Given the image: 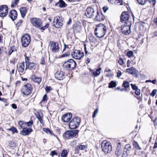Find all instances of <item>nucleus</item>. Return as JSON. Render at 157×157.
<instances>
[{
  "mask_svg": "<svg viewBox=\"0 0 157 157\" xmlns=\"http://www.w3.org/2000/svg\"><path fill=\"white\" fill-rule=\"evenodd\" d=\"M106 30V27L104 24H100L95 29V34L98 37H102L105 34Z\"/></svg>",
  "mask_w": 157,
  "mask_h": 157,
  "instance_id": "obj_1",
  "label": "nucleus"
},
{
  "mask_svg": "<svg viewBox=\"0 0 157 157\" xmlns=\"http://www.w3.org/2000/svg\"><path fill=\"white\" fill-rule=\"evenodd\" d=\"M76 65V63L73 59H71L65 62L63 64V67L65 70H71L74 69Z\"/></svg>",
  "mask_w": 157,
  "mask_h": 157,
  "instance_id": "obj_2",
  "label": "nucleus"
},
{
  "mask_svg": "<svg viewBox=\"0 0 157 157\" xmlns=\"http://www.w3.org/2000/svg\"><path fill=\"white\" fill-rule=\"evenodd\" d=\"M101 148L105 154H107L112 151V147L111 143L106 140H104L101 143Z\"/></svg>",
  "mask_w": 157,
  "mask_h": 157,
  "instance_id": "obj_3",
  "label": "nucleus"
},
{
  "mask_svg": "<svg viewBox=\"0 0 157 157\" xmlns=\"http://www.w3.org/2000/svg\"><path fill=\"white\" fill-rule=\"evenodd\" d=\"M132 24L131 22L128 21L126 23H124L123 25H122L121 27V31L122 33L125 35L129 34L131 31L130 29Z\"/></svg>",
  "mask_w": 157,
  "mask_h": 157,
  "instance_id": "obj_4",
  "label": "nucleus"
},
{
  "mask_svg": "<svg viewBox=\"0 0 157 157\" xmlns=\"http://www.w3.org/2000/svg\"><path fill=\"white\" fill-rule=\"evenodd\" d=\"M80 122V119L78 117H75L73 118L69 123V127L71 129L76 128L79 125Z\"/></svg>",
  "mask_w": 157,
  "mask_h": 157,
  "instance_id": "obj_5",
  "label": "nucleus"
},
{
  "mask_svg": "<svg viewBox=\"0 0 157 157\" xmlns=\"http://www.w3.org/2000/svg\"><path fill=\"white\" fill-rule=\"evenodd\" d=\"M30 37L28 34H25L22 36L21 38V43L22 46L26 47L29 44L30 42Z\"/></svg>",
  "mask_w": 157,
  "mask_h": 157,
  "instance_id": "obj_6",
  "label": "nucleus"
},
{
  "mask_svg": "<svg viewBox=\"0 0 157 157\" xmlns=\"http://www.w3.org/2000/svg\"><path fill=\"white\" fill-rule=\"evenodd\" d=\"M32 86L30 84L28 83L23 86L21 92L24 95H28L32 93Z\"/></svg>",
  "mask_w": 157,
  "mask_h": 157,
  "instance_id": "obj_7",
  "label": "nucleus"
},
{
  "mask_svg": "<svg viewBox=\"0 0 157 157\" xmlns=\"http://www.w3.org/2000/svg\"><path fill=\"white\" fill-rule=\"evenodd\" d=\"M71 56L73 58L76 59H80L83 57L84 53L80 50H75L71 53Z\"/></svg>",
  "mask_w": 157,
  "mask_h": 157,
  "instance_id": "obj_8",
  "label": "nucleus"
},
{
  "mask_svg": "<svg viewBox=\"0 0 157 157\" xmlns=\"http://www.w3.org/2000/svg\"><path fill=\"white\" fill-rule=\"evenodd\" d=\"M131 18L130 17L128 13L127 12H123L121 17V21L124 23H126L128 21L131 22Z\"/></svg>",
  "mask_w": 157,
  "mask_h": 157,
  "instance_id": "obj_9",
  "label": "nucleus"
},
{
  "mask_svg": "<svg viewBox=\"0 0 157 157\" xmlns=\"http://www.w3.org/2000/svg\"><path fill=\"white\" fill-rule=\"evenodd\" d=\"M63 20L61 17L57 16L56 17L53 21V25L56 28H60L63 25Z\"/></svg>",
  "mask_w": 157,
  "mask_h": 157,
  "instance_id": "obj_10",
  "label": "nucleus"
},
{
  "mask_svg": "<svg viewBox=\"0 0 157 157\" xmlns=\"http://www.w3.org/2000/svg\"><path fill=\"white\" fill-rule=\"evenodd\" d=\"M49 46L51 50L53 52L56 53L59 51V47L58 43L52 42L50 43Z\"/></svg>",
  "mask_w": 157,
  "mask_h": 157,
  "instance_id": "obj_11",
  "label": "nucleus"
},
{
  "mask_svg": "<svg viewBox=\"0 0 157 157\" xmlns=\"http://www.w3.org/2000/svg\"><path fill=\"white\" fill-rule=\"evenodd\" d=\"M78 130H74L72 131H67L65 132L63 136L65 137H75L78 133Z\"/></svg>",
  "mask_w": 157,
  "mask_h": 157,
  "instance_id": "obj_12",
  "label": "nucleus"
},
{
  "mask_svg": "<svg viewBox=\"0 0 157 157\" xmlns=\"http://www.w3.org/2000/svg\"><path fill=\"white\" fill-rule=\"evenodd\" d=\"M31 24L34 26L38 28L40 27L42 24L40 20L36 18H33L31 20Z\"/></svg>",
  "mask_w": 157,
  "mask_h": 157,
  "instance_id": "obj_13",
  "label": "nucleus"
},
{
  "mask_svg": "<svg viewBox=\"0 0 157 157\" xmlns=\"http://www.w3.org/2000/svg\"><path fill=\"white\" fill-rule=\"evenodd\" d=\"M95 11L94 9L90 7H88L85 12V14L88 18H91L94 17Z\"/></svg>",
  "mask_w": 157,
  "mask_h": 157,
  "instance_id": "obj_14",
  "label": "nucleus"
},
{
  "mask_svg": "<svg viewBox=\"0 0 157 157\" xmlns=\"http://www.w3.org/2000/svg\"><path fill=\"white\" fill-rule=\"evenodd\" d=\"M8 7L4 5L1 6L0 7V16L4 17L7 14Z\"/></svg>",
  "mask_w": 157,
  "mask_h": 157,
  "instance_id": "obj_15",
  "label": "nucleus"
},
{
  "mask_svg": "<svg viewBox=\"0 0 157 157\" xmlns=\"http://www.w3.org/2000/svg\"><path fill=\"white\" fill-rule=\"evenodd\" d=\"M123 142H118L117 147L115 151V154L117 156H119L122 153V148H121V146L123 144Z\"/></svg>",
  "mask_w": 157,
  "mask_h": 157,
  "instance_id": "obj_16",
  "label": "nucleus"
},
{
  "mask_svg": "<svg viewBox=\"0 0 157 157\" xmlns=\"http://www.w3.org/2000/svg\"><path fill=\"white\" fill-rule=\"evenodd\" d=\"M126 71L127 72L136 76H137L138 75V71L133 67H131L126 69Z\"/></svg>",
  "mask_w": 157,
  "mask_h": 157,
  "instance_id": "obj_17",
  "label": "nucleus"
},
{
  "mask_svg": "<svg viewBox=\"0 0 157 157\" xmlns=\"http://www.w3.org/2000/svg\"><path fill=\"white\" fill-rule=\"evenodd\" d=\"M55 77L58 80H63L64 78V73L61 71H57L55 74Z\"/></svg>",
  "mask_w": 157,
  "mask_h": 157,
  "instance_id": "obj_18",
  "label": "nucleus"
},
{
  "mask_svg": "<svg viewBox=\"0 0 157 157\" xmlns=\"http://www.w3.org/2000/svg\"><path fill=\"white\" fill-rule=\"evenodd\" d=\"M72 116V114L70 113L66 114L63 116L62 120L64 122H68L70 121Z\"/></svg>",
  "mask_w": 157,
  "mask_h": 157,
  "instance_id": "obj_19",
  "label": "nucleus"
},
{
  "mask_svg": "<svg viewBox=\"0 0 157 157\" xmlns=\"http://www.w3.org/2000/svg\"><path fill=\"white\" fill-rule=\"evenodd\" d=\"M17 15V13L15 10H12L10 12L9 17L13 21L16 19Z\"/></svg>",
  "mask_w": 157,
  "mask_h": 157,
  "instance_id": "obj_20",
  "label": "nucleus"
},
{
  "mask_svg": "<svg viewBox=\"0 0 157 157\" xmlns=\"http://www.w3.org/2000/svg\"><path fill=\"white\" fill-rule=\"evenodd\" d=\"M101 70V68H99L96 71H93L92 69H89L90 72L92 74V75L94 77H97L100 75Z\"/></svg>",
  "mask_w": 157,
  "mask_h": 157,
  "instance_id": "obj_21",
  "label": "nucleus"
},
{
  "mask_svg": "<svg viewBox=\"0 0 157 157\" xmlns=\"http://www.w3.org/2000/svg\"><path fill=\"white\" fill-rule=\"evenodd\" d=\"M31 128H25L21 131V134L24 136L28 135L32 131Z\"/></svg>",
  "mask_w": 157,
  "mask_h": 157,
  "instance_id": "obj_22",
  "label": "nucleus"
},
{
  "mask_svg": "<svg viewBox=\"0 0 157 157\" xmlns=\"http://www.w3.org/2000/svg\"><path fill=\"white\" fill-rule=\"evenodd\" d=\"M109 2L112 4L121 5H123L122 0H108Z\"/></svg>",
  "mask_w": 157,
  "mask_h": 157,
  "instance_id": "obj_23",
  "label": "nucleus"
},
{
  "mask_svg": "<svg viewBox=\"0 0 157 157\" xmlns=\"http://www.w3.org/2000/svg\"><path fill=\"white\" fill-rule=\"evenodd\" d=\"M35 65V63L32 62H26V67L25 69L27 68L30 70L33 68H34V67Z\"/></svg>",
  "mask_w": 157,
  "mask_h": 157,
  "instance_id": "obj_24",
  "label": "nucleus"
},
{
  "mask_svg": "<svg viewBox=\"0 0 157 157\" xmlns=\"http://www.w3.org/2000/svg\"><path fill=\"white\" fill-rule=\"evenodd\" d=\"M21 16L22 18L24 17L27 13V10L26 7H22L20 9Z\"/></svg>",
  "mask_w": 157,
  "mask_h": 157,
  "instance_id": "obj_25",
  "label": "nucleus"
},
{
  "mask_svg": "<svg viewBox=\"0 0 157 157\" xmlns=\"http://www.w3.org/2000/svg\"><path fill=\"white\" fill-rule=\"evenodd\" d=\"M43 130L44 132L50 135L51 136H57L56 135H55L53 132L48 128H43Z\"/></svg>",
  "mask_w": 157,
  "mask_h": 157,
  "instance_id": "obj_26",
  "label": "nucleus"
},
{
  "mask_svg": "<svg viewBox=\"0 0 157 157\" xmlns=\"http://www.w3.org/2000/svg\"><path fill=\"white\" fill-rule=\"evenodd\" d=\"M95 20L98 21H101L103 20V16L102 14L99 13L98 12L97 15H96Z\"/></svg>",
  "mask_w": 157,
  "mask_h": 157,
  "instance_id": "obj_27",
  "label": "nucleus"
},
{
  "mask_svg": "<svg viewBox=\"0 0 157 157\" xmlns=\"http://www.w3.org/2000/svg\"><path fill=\"white\" fill-rule=\"evenodd\" d=\"M25 64L24 63L20 64V66L18 68V70L19 72L23 73L24 71Z\"/></svg>",
  "mask_w": 157,
  "mask_h": 157,
  "instance_id": "obj_28",
  "label": "nucleus"
},
{
  "mask_svg": "<svg viewBox=\"0 0 157 157\" xmlns=\"http://www.w3.org/2000/svg\"><path fill=\"white\" fill-rule=\"evenodd\" d=\"M57 4L61 8H64L67 6V4L63 0H59Z\"/></svg>",
  "mask_w": 157,
  "mask_h": 157,
  "instance_id": "obj_29",
  "label": "nucleus"
},
{
  "mask_svg": "<svg viewBox=\"0 0 157 157\" xmlns=\"http://www.w3.org/2000/svg\"><path fill=\"white\" fill-rule=\"evenodd\" d=\"M133 144L136 150H141L142 149L141 147L137 142L134 141L133 142Z\"/></svg>",
  "mask_w": 157,
  "mask_h": 157,
  "instance_id": "obj_30",
  "label": "nucleus"
},
{
  "mask_svg": "<svg viewBox=\"0 0 157 157\" xmlns=\"http://www.w3.org/2000/svg\"><path fill=\"white\" fill-rule=\"evenodd\" d=\"M18 124L21 128L23 129L26 128L27 127L26 123L22 121H20L19 122Z\"/></svg>",
  "mask_w": 157,
  "mask_h": 157,
  "instance_id": "obj_31",
  "label": "nucleus"
},
{
  "mask_svg": "<svg viewBox=\"0 0 157 157\" xmlns=\"http://www.w3.org/2000/svg\"><path fill=\"white\" fill-rule=\"evenodd\" d=\"M116 83L113 81H112L109 83V88H113L116 87Z\"/></svg>",
  "mask_w": 157,
  "mask_h": 157,
  "instance_id": "obj_32",
  "label": "nucleus"
},
{
  "mask_svg": "<svg viewBox=\"0 0 157 157\" xmlns=\"http://www.w3.org/2000/svg\"><path fill=\"white\" fill-rule=\"evenodd\" d=\"M140 150H136L135 151L134 154L138 156H140L142 155L144 153V151H140Z\"/></svg>",
  "mask_w": 157,
  "mask_h": 157,
  "instance_id": "obj_33",
  "label": "nucleus"
},
{
  "mask_svg": "<svg viewBox=\"0 0 157 157\" xmlns=\"http://www.w3.org/2000/svg\"><path fill=\"white\" fill-rule=\"evenodd\" d=\"M87 147V146L86 145L80 144V145L78 146V148L79 150H84Z\"/></svg>",
  "mask_w": 157,
  "mask_h": 157,
  "instance_id": "obj_34",
  "label": "nucleus"
},
{
  "mask_svg": "<svg viewBox=\"0 0 157 157\" xmlns=\"http://www.w3.org/2000/svg\"><path fill=\"white\" fill-rule=\"evenodd\" d=\"M19 1V0H14L11 3V7H14L18 3Z\"/></svg>",
  "mask_w": 157,
  "mask_h": 157,
  "instance_id": "obj_35",
  "label": "nucleus"
},
{
  "mask_svg": "<svg viewBox=\"0 0 157 157\" xmlns=\"http://www.w3.org/2000/svg\"><path fill=\"white\" fill-rule=\"evenodd\" d=\"M8 130H9L11 131L13 133H18V131L17 129L16 128L14 127H11Z\"/></svg>",
  "mask_w": 157,
  "mask_h": 157,
  "instance_id": "obj_36",
  "label": "nucleus"
},
{
  "mask_svg": "<svg viewBox=\"0 0 157 157\" xmlns=\"http://www.w3.org/2000/svg\"><path fill=\"white\" fill-rule=\"evenodd\" d=\"M33 79L34 82L38 84L40 83L41 80V78L39 77H35Z\"/></svg>",
  "mask_w": 157,
  "mask_h": 157,
  "instance_id": "obj_37",
  "label": "nucleus"
},
{
  "mask_svg": "<svg viewBox=\"0 0 157 157\" xmlns=\"http://www.w3.org/2000/svg\"><path fill=\"white\" fill-rule=\"evenodd\" d=\"M124 149H126L127 152H128L131 150V146L129 144H127L125 145Z\"/></svg>",
  "mask_w": 157,
  "mask_h": 157,
  "instance_id": "obj_38",
  "label": "nucleus"
},
{
  "mask_svg": "<svg viewBox=\"0 0 157 157\" xmlns=\"http://www.w3.org/2000/svg\"><path fill=\"white\" fill-rule=\"evenodd\" d=\"M122 86L125 88L129 87V83L128 81H124L122 84Z\"/></svg>",
  "mask_w": 157,
  "mask_h": 157,
  "instance_id": "obj_39",
  "label": "nucleus"
},
{
  "mask_svg": "<svg viewBox=\"0 0 157 157\" xmlns=\"http://www.w3.org/2000/svg\"><path fill=\"white\" fill-rule=\"evenodd\" d=\"M67 154V151L66 150H63L61 153V156L62 157H66Z\"/></svg>",
  "mask_w": 157,
  "mask_h": 157,
  "instance_id": "obj_40",
  "label": "nucleus"
},
{
  "mask_svg": "<svg viewBox=\"0 0 157 157\" xmlns=\"http://www.w3.org/2000/svg\"><path fill=\"white\" fill-rule=\"evenodd\" d=\"M138 3L140 5H144L146 2V0H137Z\"/></svg>",
  "mask_w": 157,
  "mask_h": 157,
  "instance_id": "obj_41",
  "label": "nucleus"
},
{
  "mask_svg": "<svg viewBox=\"0 0 157 157\" xmlns=\"http://www.w3.org/2000/svg\"><path fill=\"white\" fill-rule=\"evenodd\" d=\"M52 90V88L50 86H47L45 88L46 92L47 93H49L50 91Z\"/></svg>",
  "mask_w": 157,
  "mask_h": 157,
  "instance_id": "obj_42",
  "label": "nucleus"
},
{
  "mask_svg": "<svg viewBox=\"0 0 157 157\" xmlns=\"http://www.w3.org/2000/svg\"><path fill=\"white\" fill-rule=\"evenodd\" d=\"M48 24L47 23L43 27H41V26L39 28H40V29L41 30H44L45 29H47L48 28Z\"/></svg>",
  "mask_w": 157,
  "mask_h": 157,
  "instance_id": "obj_43",
  "label": "nucleus"
},
{
  "mask_svg": "<svg viewBox=\"0 0 157 157\" xmlns=\"http://www.w3.org/2000/svg\"><path fill=\"white\" fill-rule=\"evenodd\" d=\"M133 54V52L132 51H130L127 53V56L129 57H131Z\"/></svg>",
  "mask_w": 157,
  "mask_h": 157,
  "instance_id": "obj_44",
  "label": "nucleus"
},
{
  "mask_svg": "<svg viewBox=\"0 0 157 157\" xmlns=\"http://www.w3.org/2000/svg\"><path fill=\"white\" fill-rule=\"evenodd\" d=\"M9 146L10 147H14L16 146V144L14 142L11 141L9 143Z\"/></svg>",
  "mask_w": 157,
  "mask_h": 157,
  "instance_id": "obj_45",
  "label": "nucleus"
},
{
  "mask_svg": "<svg viewBox=\"0 0 157 157\" xmlns=\"http://www.w3.org/2000/svg\"><path fill=\"white\" fill-rule=\"evenodd\" d=\"M14 49V46L12 48H11L9 50L8 52V54L9 55H10L11 53L15 50Z\"/></svg>",
  "mask_w": 157,
  "mask_h": 157,
  "instance_id": "obj_46",
  "label": "nucleus"
},
{
  "mask_svg": "<svg viewBox=\"0 0 157 157\" xmlns=\"http://www.w3.org/2000/svg\"><path fill=\"white\" fill-rule=\"evenodd\" d=\"M131 85L132 89L134 90H135L138 88V87L135 84H131Z\"/></svg>",
  "mask_w": 157,
  "mask_h": 157,
  "instance_id": "obj_47",
  "label": "nucleus"
},
{
  "mask_svg": "<svg viewBox=\"0 0 157 157\" xmlns=\"http://www.w3.org/2000/svg\"><path fill=\"white\" fill-rule=\"evenodd\" d=\"M129 153L128 152H125V151L123 153L122 155V157H128V155Z\"/></svg>",
  "mask_w": 157,
  "mask_h": 157,
  "instance_id": "obj_48",
  "label": "nucleus"
},
{
  "mask_svg": "<svg viewBox=\"0 0 157 157\" xmlns=\"http://www.w3.org/2000/svg\"><path fill=\"white\" fill-rule=\"evenodd\" d=\"M76 144V140H74L71 142L70 145L71 147H73Z\"/></svg>",
  "mask_w": 157,
  "mask_h": 157,
  "instance_id": "obj_49",
  "label": "nucleus"
},
{
  "mask_svg": "<svg viewBox=\"0 0 157 157\" xmlns=\"http://www.w3.org/2000/svg\"><path fill=\"white\" fill-rule=\"evenodd\" d=\"M135 94L137 95H139L140 94V90L138 88L137 89L135 90Z\"/></svg>",
  "mask_w": 157,
  "mask_h": 157,
  "instance_id": "obj_50",
  "label": "nucleus"
},
{
  "mask_svg": "<svg viewBox=\"0 0 157 157\" xmlns=\"http://www.w3.org/2000/svg\"><path fill=\"white\" fill-rule=\"evenodd\" d=\"M156 92H157L156 90V89L152 91V92L151 93V96L154 97L155 95L156 94Z\"/></svg>",
  "mask_w": 157,
  "mask_h": 157,
  "instance_id": "obj_51",
  "label": "nucleus"
},
{
  "mask_svg": "<svg viewBox=\"0 0 157 157\" xmlns=\"http://www.w3.org/2000/svg\"><path fill=\"white\" fill-rule=\"evenodd\" d=\"M98 109H97L94 112L93 115V117H94L96 116V114L98 113Z\"/></svg>",
  "mask_w": 157,
  "mask_h": 157,
  "instance_id": "obj_52",
  "label": "nucleus"
},
{
  "mask_svg": "<svg viewBox=\"0 0 157 157\" xmlns=\"http://www.w3.org/2000/svg\"><path fill=\"white\" fill-rule=\"evenodd\" d=\"M118 62L121 65H123L124 63L123 59L121 58H119Z\"/></svg>",
  "mask_w": 157,
  "mask_h": 157,
  "instance_id": "obj_53",
  "label": "nucleus"
},
{
  "mask_svg": "<svg viewBox=\"0 0 157 157\" xmlns=\"http://www.w3.org/2000/svg\"><path fill=\"white\" fill-rule=\"evenodd\" d=\"M33 121H31L29 122H28L27 123H26L27 126H31L33 124Z\"/></svg>",
  "mask_w": 157,
  "mask_h": 157,
  "instance_id": "obj_54",
  "label": "nucleus"
},
{
  "mask_svg": "<svg viewBox=\"0 0 157 157\" xmlns=\"http://www.w3.org/2000/svg\"><path fill=\"white\" fill-rule=\"evenodd\" d=\"M50 155L52 156H53L55 155H57V153L56 152V151H53L51 152Z\"/></svg>",
  "mask_w": 157,
  "mask_h": 157,
  "instance_id": "obj_55",
  "label": "nucleus"
},
{
  "mask_svg": "<svg viewBox=\"0 0 157 157\" xmlns=\"http://www.w3.org/2000/svg\"><path fill=\"white\" fill-rule=\"evenodd\" d=\"M148 1L150 3H152L153 5H154L155 3V0H148Z\"/></svg>",
  "mask_w": 157,
  "mask_h": 157,
  "instance_id": "obj_56",
  "label": "nucleus"
},
{
  "mask_svg": "<svg viewBox=\"0 0 157 157\" xmlns=\"http://www.w3.org/2000/svg\"><path fill=\"white\" fill-rule=\"evenodd\" d=\"M37 117L39 120L40 121V123H42L43 122V121L41 118V117L40 116H39V117Z\"/></svg>",
  "mask_w": 157,
  "mask_h": 157,
  "instance_id": "obj_57",
  "label": "nucleus"
},
{
  "mask_svg": "<svg viewBox=\"0 0 157 157\" xmlns=\"http://www.w3.org/2000/svg\"><path fill=\"white\" fill-rule=\"evenodd\" d=\"M40 63L42 65H44L45 64V61L44 58H41Z\"/></svg>",
  "mask_w": 157,
  "mask_h": 157,
  "instance_id": "obj_58",
  "label": "nucleus"
},
{
  "mask_svg": "<svg viewBox=\"0 0 157 157\" xmlns=\"http://www.w3.org/2000/svg\"><path fill=\"white\" fill-rule=\"evenodd\" d=\"M47 99V96L46 94H45L42 100L43 101H45Z\"/></svg>",
  "mask_w": 157,
  "mask_h": 157,
  "instance_id": "obj_59",
  "label": "nucleus"
},
{
  "mask_svg": "<svg viewBox=\"0 0 157 157\" xmlns=\"http://www.w3.org/2000/svg\"><path fill=\"white\" fill-rule=\"evenodd\" d=\"M121 75V72L120 71H118L117 73V76L120 77Z\"/></svg>",
  "mask_w": 157,
  "mask_h": 157,
  "instance_id": "obj_60",
  "label": "nucleus"
},
{
  "mask_svg": "<svg viewBox=\"0 0 157 157\" xmlns=\"http://www.w3.org/2000/svg\"><path fill=\"white\" fill-rule=\"evenodd\" d=\"M153 147L155 148H156L157 147V138H156V140L155 142V144Z\"/></svg>",
  "mask_w": 157,
  "mask_h": 157,
  "instance_id": "obj_61",
  "label": "nucleus"
},
{
  "mask_svg": "<svg viewBox=\"0 0 157 157\" xmlns=\"http://www.w3.org/2000/svg\"><path fill=\"white\" fill-rule=\"evenodd\" d=\"M11 106L14 109H15L17 108V107L16 105L14 103L12 104Z\"/></svg>",
  "mask_w": 157,
  "mask_h": 157,
  "instance_id": "obj_62",
  "label": "nucleus"
},
{
  "mask_svg": "<svg viewBox=\"0 0 157 157\" xmlns=\"http://www.w3.org/2000/svg\"><path fill=\"white\" fill-rule=\"evenodd\" d=\"M151 82H152V83H153L154 84H157L156 83V80H151Z\"/></svg>",
  "mask_w": 157,
  "mask_h": 157,
  "instance_id": "obj_63",
  "label": "nucleus"
},
{
  "mask_svg": "<svg viewBox=\"0 0 157 157\" xmlns=\"http://www.w3.org/2000/svg\"><path fill=\"white\" fill-rule=\"evenodd\" d=\"M155 125H157V118L155 119L154 121Z\"/></svg>",
  "mask_w": 157,
  "mask_h": 157,
  "instance_id": "obj_64",
  "label": "nucleus"
}]
</instances>
